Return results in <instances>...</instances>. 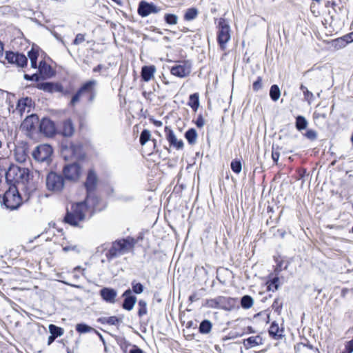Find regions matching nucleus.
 Instances as JSON below:
<instances>
[{"label":"nucleus","mask_w":353,"mask_h":353,"mask_svg":"<svg viewBox=\"0 0 353 353\" xmlns=\"http://www.w3.org/2000/svg\"><path fill=\"white\" fill-rule=\"evenodd\" d=\"M6 181L8 183L17 184L25 192L28 201L36 192L37 183L30 179L28 168L11 165L7 170Z\"/></svg>","instance_id":"f257e3e1"},{"label":"nucleus","mask_w":353,"mask_h":353,"mask_svg":"<svg viewBox=\"0 0 353 353\" xmlns=\"http://www.w3.org/2000/svg\"><path fill=\"white\" fill-rule=\"evenodd\" d=\"M97 205L92 206V201H88V198L83 201L76 203L72 205L71 211H67L64 221L72 226L81 227L79 223L85 220L88 210L90 208L96 209Z\"/></svg>","instance_id":"f03ea898"},{"label":"nucleus","mask_w":353,"mask_h":353,"mask_svg":"<svg viewBox=\"0 0 353 353\" xmlns=\"http://www.w3.org/2000/svg\"><path fill=\"white\" fill-rule=\"evenodd\" d=\"M97 85L98 81L95 79H90L82 83L76 93L72 96L70 103V105L72 106L75 105L82 97L86 98V101L88 103H93L98 93Z\"/></svg>","instance_id":"7ed1b4c3"},{"label":"nucleus","mask_w":353,"mask_h":353,"mask_svg":"<svg viewBox=\"0 0 353 353\" xmlns=\"http://www.w3.org/2000/svg\"><path fill=\"white\" fill-rule=\"evenodd\" d=\"M132 248L133 244L126 239L115 241L105 254L107 260L110 262L114 259L128 253Z\"/></svg>","instance_id":"20e7f679"},{"label":"nucleus","mask_w":353,"mask_h":353,"mask_svg":"<svg viewBox=\"0 0 353 353\" xmlns=\"http://www.w3.org/2000/svg\"><path fill=\"white\" fill-rule=\"evenodd\" d=\"M61 154L66 161L81 160L85 157L83 145L80 143H70L68 145H63Z\"/></svg>","instance_id":"39448f33"},{"label":"nucleus","mask_w":353,"mask_h":353,"mask_svg":"<svg viewBox=\"0 0 353 353\" xmlns=\"http://www.w3.org/2000/svg\"><path fill=\"white\" fill-rule=\"evenodd\" d=\"M98 182V177L97 174L93 170L88 171L86 181L85 182V187L87 191L88 201H92V206L97 205L99 201V199L94 194V191L96 189L97 184Z\"/></svg>","instance_id":"423d86ee"},{"label":"nucleus","mask_w":353,"mask_h":353,"mask_svg":"<svg viewBox=\"0 0 353 353\" xmlns=\"http://www.w3.org/2000/svg\"><path fill=\"white\" fill-rule=\"evenodd\" d=\"M53 150L50 145L41 144L35 148L32 152L33 159L39 163L49 165L52 161L51 157Z\"/></svg>","instance_id":"0eeeda50"},{"label":"nucleus","mask_w":353,"mask_h":353,"mask_svg":"<svg viewBox=\"0 0 353 353\" xmlns=\"http://www.w3.org/2000/svg\"><path fill=\"white\" fill-rule=\"evenodd\" d=\"M46 183L49 191L60 192L64 188L65 181L62 175L51 172L46 176Z\"/></svg>","instance_id":"6e6552de"},{"label":"nucleus","mask_w":353,"mask_h":353,"mask_svg":"<svg viewBox=\"0 0 353 353\" xmlns=\"http://www.w3.org/2000/svg\"><path fill=\"white\" fill-rule=\"evenodd\" d=\"M217 40L222 50H225L226 43L230 39V28L225 19L221 18L218 26Z\"/></svg>","instance_id":"1a4fd4ad"},{"label":"nucleus","mask_w":353,"mask_h":353,"mask_svg":"<svg viewBox=\"0 0 353 353\" xmlns=\"http://www.w3.org/2000/svg\"><path fill=\"white\" fill-rule=\"evenodd\" d=\"M21 197L17 190L6 192L3 198V203L11 210L17 209L21 203Z\"/></svg>","instance_id":"9d476101"},{"label":"nucleus","mask_w":353,"mask_h":353,"mask_svg":"<svg viewBox=\"0 0 353 353\" xmlns=\"http://www.w3.org/2000/svg\"><path fill=\"white\" fill-rule=\"evenodd\" d=\"M39 119L37 114H32L27 116L22 122L21 128L29 134H33L39 132Z\"/></svg>","instance_id":"9b49d317"},{"label":"nucleus","mask_w":353,"mask_h":353,"mask_svg":"<svg viewBox=\"0 0 353 353\" xmlns=\"http://www.w3.org/2000/svg\"><path fill=\"white\" fill-rule=\"evenodd\" d=\"M161 10V8L153 3H148L145 1H140L137 9L138 14L142 17H145L150 14L158 13Z\"/></svg>","instance_id":"f8f14e48"},{"label":"nucleus","mask_w":353,"mask_h":353,"mask_svg":"<svg viewBox=\"0 0 353 353\" xmlns=\"http://www.w3.org/2000/svg\"><path fill=\"white\" fill-rule=\"evenodd\" d=\"M63 173L66 179L70 181L77 180L81 174V167L77 163L65 165Z\"/></svg>","instance_id":"ddd939ff"},{"label":"nucleus","mask_w":353,"mask_h":353,"mask_svg":"<svg viewBox=\"0 0 353 353\" xmlns=\"http://www.w3.org/2000/svg\"><path fill=\"white\" fill-rule=\"evenodd\" d=\"M6 59L8 63L16 64L19 67L23 68L27 65L28 59L23 54L7 51Z\"/></svg>","instance_id":"4468645a"},{"label":"nucleus","mask_w":353,"mask_h":353,"mask_svg":"<svg viewBox=\"0 0 353 353\" xmlns=\"http://www.w3.org/2000/svg\"><path fill=\"white\" fill-rule=\"evenodd\" d=\"M39 132L47 137H52L56 133V127L52 121L43 118L39 123Z\"/></svg>","instance_id":"2eb2a0df"},{"label":"nucleus","mask_w":353,"mask_h":353,"mask_svg":"<svg viewBox=\"0 0 353 353\" xmlns=\"http://www.w3.org/2000/svg\"><path fill=\"white\" fill-rule=\"evenodd\" d=\"M34 105L32 99L30 97H25L19 99L17 105L14 112L19 114L21 117L25 112L28 113L30 112L32 107Z\"/></svg>","instance_id":"dca6fc26"},{"label":"nucleus","mask_w":353,"mask_h":353,"mask_svg":"<svg viewBox=\"0 0 353 353\" xmlns=\"http://www.w3.org/2000/svg\"><path fill=\"white\" fill-rule=\"evenodd\" d=\"M165 132L167 140L168 141L170 146L178 150L181 149L183 147V141L181 139L178 140L174 132L169 127L166 126L165 128Z\"/></svg>","instance_id":"f3484780"},{"label":"nucleus","mask_w":353,"mask_h":353,"mask_svg":"<svg viewBox=\"0 0 353 353\" xmlns=\"http://www.w3.org/2000/svg\"><path fill=\"white\" fill-rule=\"evenodd\" d=\"M100 295L107 303H114L117 292L114 289L103 288L100 290Z\"/></svg>","instance_id":"a211bd4d"},{"label":"nucleus","mask_w":353,"mask_h":353,"mask_svg":"<svg viewBox=\"0 0 353 353\" xmlns=\"http://www.w3.org/2000/svg\"><path fill=\"white\" fill-rule=\"evenodd\" d=\"M14 157L17 161L25 163L28 158V148L26 146H17L14 150Z\"/></svg>","instance_id":"6ab92c4d"},{"label":"nucleus","mask_w":353,"mask_h":353,"mask_svg":"<svg viewBox=\"0 0 353 353\" xmlns=\"http://www.w3.org/2000/svg\"><path fill=\"white\" fill-rule=\"evenodd\" d=\"M171 74L182 78L190 73V69L185 65L176 64L171 68Z\"/></svg>","instance_id":"aec40b11"},{"label":"nucleus","mask_w":353,"mask_h":353,"mask_svg":"<svg viewBox=\"0 0 353 353\" xmlns=\"http://www.w3.org/2000/svg\"><path fill=\"white\" fill-rule=\"evenodd\" d=\"M156 72V67L153 65H145L141 68V78L142 79L148 82L154 77V74Z\"/></svg>","instance_id":"412c9836"},{"label":"nucleus","mask_w":353,"mask_h":353,"mask_svg":"<svg viewBox=\"0 0 353 353\" xmlns=\"http://www.w3.org/2000/svg\"><path fill=\"white\" fill-rule=\"evenodd\" d=\"M262 344L263 340L260 336H250L243 341V345L246 349H250Z\"/></svg>","instance_id":"4be33fe9"},{"label":"nucleus","mask_w":353,"mask_h":353,"mask_svg":"<svg viewBox=\"0 0 353 353\" xmlns=\"http://www.w3.org/2000/svg\"><path fill=\"white\" fill-rule=\"evenodd\" d=\"M74 132V125L71 120L68 119L63 122L61 134L64 137H70Z\"/></svg>","instance_id":"5701e85b"},{"label":"nucleus","mask_w":353,"mask_h":353,"mask_svg":"<svg viewBox=\"0 0 353 353\" xmlns=\"http://www.w3.org/2000/svg\"><path fill=\"white\" fill-rule=\"evenodd\" d=\"M137 299L136 296H128L124 299L122 307L124 310L130 311L133 309Z\"/></svg>","instance_id":"b1692460"},{"label":"nucleus","mask_w":353,"mask_h":353,"mask_svg":"<svg viewBox=\"0 0 353 353\" xmlns=\"http://www.w3.org/2000/svg\"><path fill=\"white\" fill-rule=\"evenodd\" d=\"M234 301V299L225 297V296H218L217 297V303L218 308L229 310V305H230V302Z\"/></svg>","instance_id":"393cba45"},{"label":"nucleus","mask_w":353,"mask_h":353,"mask_svg":"<svg viewBox=\"0 0 353 353\" xmlns=\"http://www.w3.org/2000/svg\"><path fill=\"white\" fill-rule=\"evenodd\" d=\"M36 87L39 90L48 92H52L54 90H55L56 85L51 82H42L37 83Z\"/></svg>","instance_id":"a878e982"},{"label":"nucleus","mask_w":353,"mask_h":353,"mask_svg":"<svg viewBox=\"0 0 353 353\" xmlns=\"http://www.w3.org/2000/svg\"><path fill=\"white\" fill-rule=\"evenodd\" d=\"M185 137L190 144L196 142L197 132L195 129L190 128L185 134Z\"/></svg>","instance_id":"bb28decb"},{"label":"nucleus","mask_w":353,"mask_h":353,"mask_svg":"<svg viewBox=\"0 0 353 353\" xmlns=\"http://www.w3.org/2000/svg\"><path fill=\"white\" fill-rule=\"evenodd\" d=\"M281 332V331H280V330H279V325L277 323L273 322L270 327V330H269L270 335H271L272 336H273L274 338L279 339L282 336V334Z\"/></svg>","instance_id":"cd10ccee"},{"label":"nucleus","mask_w":353,"mask_h":353,"mask_svg":"<svg viewBox=\"0 0 353 353\" xmlns=\"http://www.w3.org/2000/svg\"><path fill=\"white\" fill-rule=\"evenodd\" d=\"M28 55L30 60L31 67L32 68H37V58L39 56L38 52L34 50L33 48H32L28 52Z\"/></svg>","instance_id":"c85d7f7f"},{"label":"nucleus","mask_w":353,"mask_h":353,"mask_svg":"<svg viewBox=\"0 0 353 353\" xmlns=\"http://www.w3.org/2000/svg\"><path fill=\"white\" fill-rule=\"evenodd\" d=\"M188 105L194 111H196L199 108V93H194L190 96Z\"/></svg>","instance_id":"c756f323"},{"label":"nucleus","mask_w":353,"mask_h":353,"mask_svg":"<svg viewBox=\"0 0 353 353\" xmlns=\"http://www.w3.org/2000/svg\"><path fill=\"white\" fill-rule=\"evenodd\" d=\"M254 303V299L249 295H245L241 298V305L244 309L250 308Z\"/></svg>","instance_id":"7c9ffc66"},{"label":"nucleus","mask_w":353,"mask_h":353,"mask_svg":"<svg viewBox=\"0 0 353 353\" xmlns=\"http://www.w3.org/2000/svg\"><path fill=\"white\" fill-rule=\"evenodd\" d=\"M49 332L51 335L57 338L58 336H62L63 334L64 330L60 327L50 324L49 325Z\"/></svg>","instance_id":"2f4dec72"},{"label":"nucleus","mask_w":353,"mask_h":353,"mask_svg":"<svg viewBox=\"0 0 353 353\" xmlns=\"http://www.w3.org/2000/svg\"><path fill=\"white\" fill-rule=\"evenodd\" d=\"M307 126V121L303 116H298L296 119V128L301 131L305 130Z\"/></svg>","instance_id":"473e14b6"},{"label":"nucleus","mask_w":353,"mask_h":353,"mask_svg":"<svg viewBox=\"0 0 353 353\" xmlns=\"http://www.w3.org/2000/svg\"><path fill=\"white\" fill-rule=\"evenodd\" d=\"M270 96L274 101L279 100L281 96V91L277 85H273L270 88Z\"/></svg>","instance_id":"72a5a7b5"},{"label":"nucleus","mask_w":353,"mask_h":353,"mask_svg":"<svg viewBox=\"0 0 353 353\" xmlns=\"http://www.w3.org/2000/svg\"><path fill=\"white\" fill-rule=\"evenodd\" d=\"M139 310L138 315L141 317L148 313L147 303L143 299H140L138 302Z\"/></svg>","instance_id":"f704fd0d"},{"label":"nucleus","mask_w":353,"mask_h":353,"mask_svg":"<svg viewBox=\"0 0 353 353\" xmlns=\"http://www.w3.org/2000/svg\"><path fill=\"white\" fill-rule=\"evenodd\" d=\"M150 132L145 129L143 130L140 135L139 142L141 145H144L150 139Z\"/></svg>","instance_id":"c9c22d12"},{"label":"nucleus","mask_w":353,"mask_h":353,"mask_svg":"<svg viewBox=\"0 0 353 353\" xmlns=\"http://www.w3.org/2000/svg\"><path fill=\"white\" fill-rule=\"evenodd\" d=\"M212 329V323L208 320H204L200 323V332L209 333Z\"/></svg>","instance_id":"e433bc0d"},{"label":"nucleus","mask_w":353,"mask_h":353,"mask_svg":"<svg viewBox=\"0 0 353 353\" xmlns=\"http://www.w3.org/2000/svg\"><path fill=\"white\" fill-rule=\"evenodd\" d=\"M76 330L80 334H85L94 330V329L85 323H78L76 325Z\"/></svg>","instance_id":"4c0bfd02"},{"label":"nucleus","mask_w":353,"mask_h":353,"mask_svg":"<svg viewBox=\"0 0 353 353\" xmlns=\"http://www.w3.org/2000/svg\"><path fill=\"white\" fill-rule=\"evenodd\" d=\"M132 291L137 294H139L143 292L144 287L140 283H137L135 281H133L131 283Z\"/></svg>","instance_id":"58836bf2"},{"label":"nucleus","mask_w":353,"mask_h":353,"mask_svg":"<svg viewBox=\"0 0 353 353\" xmlns=\"http://www.w3.org/2000/svg\"><path fill=\"white\" fill-rule=\"evenodd\" d=\"M197 15V10L195 8L188 9L184 16L185 20L190 21L196 18Z\"/></svg>","instance_id":"ea45409f"},{"label":"nucleus","mask_w":353,"mask_h":353,"mask_svg":"<svg viewBox=\"0 0 353 353\" xmlns=\"http://www.w3.org/2000/svg\"><path fill=\"white\" fill-rule=\"evenodd\" d=\"M102 323H106L110 325H115L119 323V319L117 316L104 317L101 319Z\"/></svg>","instance_id":"a19ab883"},{"label":"nucleus","mask_w":353,"mask_h":353,"mask_svg":"<svg viewBox=\"0 0 353 353\" xmlns=\"http://www.w3.org/2000/svg\"><path fill=\"white\" fill-rule=\"evenodd\" d=\"M231 169L233 172H234L236 174H239L241 172L242 169L241 163L240 161H232L231 162Z\"/></svg>","instance_id":"79ce46f5"},{"label":"nucleus","mask_w":353,"mask_h":353,"mask_svg":"<svg viewBox=\"0 0 353 353\" xmlns=\"http://www.w3.org/2000/svg\"><path fill=\"white\" fill-rule=\"evenodd\" d=\"M178 17L173 14H166L165 15V21L167 23L170 25L176 24Z\"/></svg>","instance_id":"37998d69"},{"label":"nucleus","mask_w":353,"mask_h":353,"mask_svg":"<svg viewBox=\"0 0 353 353\" xmlns=\"http://www.w3.org/2000/svg\"><path fill=\"white\" fill-rule=\"evenodd\" d=\"M280 157V148L279 146L272 145V159L274 162L277 163Z\"/></svg>","instance_id":"c03bdc74"},{"label":"nucleus","mask_w":353,"mask_h":353,"mask_svg":"<svg viewBox=\"0 0 353 353\" xmlns=\"http://www.w3.org/2000/svg\"><path fill=\"white\" fill-rule=\"evenodd\" d=\"M279 288V278H274L268 285V289L272 291H276Z\"/></svg>","instance_id":"a18cd8bd"},{"label":"nucleus","mask_w":353,"mask_h":353,"mask_svg":"<svg viewBox=\"0 0 353 353\" xmlns=\"http://www.w3.org/2000/svg\"><path fill=\"white\" fill-rule=\"evenodd\" d=\"M203 305H206L207 307L211 308H218L217 297L205 300Z\"/></svg>","instance_id":"49530a36"},{"label":"nucleus","mask_w":353,"mask_h":353,"mask_svg":"<svg viewBox=\"0 0 353 353\" xmlns=\"http://www.w3.org/2000/svg\"><path fill=\"white\" fill-rule=\"evenodd\" d=\"M7 170V165H4L3 163H0V183L2 181L3 178L6 179Z\"/></svg>","instance_id":"de8ad7c7"},{"label":"nucleus","mask_w":353,"mask_h":353,"mask_svg":"<svg viewBox=\"0 0 353 353\" xmlns=\"http://www.w3.org/2000/svg\"><path fill=\"white\" fill-rule=\"evenodd\" d=\"M305 136L310 140L314 141L317 137V133L314 130H307L306 133L305 134Z\"/></svg>","instance_id":"09e8293b"},{"label":"nucleus","mask_w":353,"mask_h":353,"mask_svg":"<svg viewBox=\"0 0 353 353\" xmlns=\"http://www.w3.org/2000/svg\"><path fill=\"white\" fill-rule=\"evenodd\" d=\"M85 41V36L83 34L79 33L76 35L72 43L75 46L79 45Z\"/></svg>","instance_id":"8fccbe9b"},{"label":"nucleus","mask_w":353,"mask_h":353,"mask_svg":"<svg viewBox=\"0 0 353 353\" xmlns=\"http://www.w3.org/2000/svg\"><path fill=\"white\" fill-rule=\"evenodd\" d=\"M262 88V78L259 77L256 81L253 83V90L258 91Z\"/></svg>","instance_id":"3c124183"},{"label":"nucleus","mask_w":353,"mask_h":353,"mask_svg":"<svg viewBox=\"0 0 353 353\" xmlns=\"http://www.w3.org/2000/svg\"><path fill=\"white\" fill-rule=\"evenodd\" d=\"M23 78L26 80L34 81H37V82H38L39 81V79H40V77L37 74H34L32 75H29L28 74H25L24 76H23Z\"/></svg>","instance_id":"603ef678"},{"label":"nucleus","mask_w":353,"mask_h":353,"mask_svg":"<svg viewBox=\"0 0 353 353\" xmlns=\"http://www.w3.org/2000/svg\"><path fill=\"white\" fill-rule=\"evenodd\" d=\"M305 99L310 104L311 101L314 98V94L312 92L309 91L307 89H305V93L303 94Z\"/></svg>","instance_id":"864d4df0"},{"label":"nucleus","mask_w":353,"mask_h":353,"mask_svg":"<svg viewBox=\"0 0 353 353\" xmlns=\"http://www.w3.org/2000/svg\"><path fill=\"white\" fill-rule=\"evenodd\" d=\"M282 303L280 302L279 299H276L272 304V308L276 311L279 312V310L281 309Z\"/></svg>","instance_id":"5fc2aeb1"},{"label":"nucleus","mask_w":353,"mask_h":353,"mask_svg":"<svg viewBox=\"0 0 353 353\" xmlns=\"http://www.w3.org/2000/svg\"><path fill=\"white\" fill-rule=\"evenodd\" d=\"M345 350L347 353L353 352V339L347 343Z\"/></svg>","instance_id":"6e6d98bb"},{"label":"nucleus","mask_w":353,"mask_h":353,"mask_svg":"<svg viewBox=\"0 0 353 353\" xmlns=\"http://www.w3.org/2000/svg\"><path fill=\"white\" fill-rule=\"evenodd\" d=\"M130 353H143V351L139 347L134 345L133 347L130 350Z\"/></svg>","instance_id":"4d7b16f0"},{"label":"nucleus","mask_w":353,"mask_h":353,"mask_svg":"<svg viewBox=\"0 0 353 353\" xmlns=\"http://www.w3.org/2000/svg\"><path fill=\"white\" fill-rule=\"evenodd\" d=\"M320 118L325 119L326 114L325 113H319V112H314V119H319Z\"/></svg>","instance_id":"13d9d810"},{"label":"nucleus","mask_w":353,"mask_h":353,"mask_svg":"<svg viewBox=\"0 0 353 353\" xmlns=\"http://www.w3.org/2000/svg\"><path fill=\"white\" fill-rule=\"evenodd\" d=\"M105 66L102 64H99L96 67H94L92 70L93 72H99L101 70H102Z\"/></svg>","instance_id":"bf43d9fd"},{"label":"nucleus","mask_w":353,"mask_h":353,"mask_svg":"<svg viewBox=\"0 0 353 353\" xmlns=\"http://www.w3.org/2000/svg\"><path fill=\"white\" fill-rule=\"evenodd\" d=\"M132 291L131 290L128 289L127 290H125L123 294V296L124 297V299L125 297H128V296H134V295H132Z\"/></svg>","instance_id":"052dcab7"},{"label":"nucleus","mask_w":353,"mask_h":353,"mask_svg":"<svg viewBox=\"0 0 353 353\" xmlns=\"http://www.w3.org/2000/svg\"><path fill=\"white\" fill-rule=\"evenodd\" d=\"M304 346H305V343H298L294 346V350L296 352H299L301 350V347H304Z\"/></svg>","instance_id":"680f3d73"},{"label":"nucleus","mask_w":353,"mask_h":353,"mask_svg":"<svg viewBox=\"0 0 353 353\" xmlns=\"http://www.w3.org/2000/svg\"><path fill=\"white\" fill-rule=\"evenodd\" d=\"M77 249V246H65L63 248L65 252H68L70 250H75Z\"/></svg>","instance_id":"e2e57ef3"},{"label":"nucleus","mask_w":353,"mask_h":353,"mask_svg":"<svg viewBox=\"0 0 353 353\" xmlns=\"http://www.w3.org/2000/svg\"><path fill=\"white\" fill-rule=\"evenodd\" d=\"M55 339H56V337H54L50 334V336L48 337V345H51L54 342Z\"/></svg>","instance_id":"0e129e2a"},{"label":"nucleus","mask_w":353,"mask_h":353,"mask_svg":"<svg viewBox=\"0 0 353 353\" xmlns=\"http://www.w3.org/2000/svg\"><path fill=\"white\" fill-rule=\"evenodd\" d=\"M190 300L191 301H197L198 300L197 295L196 294L191 295L190 296Z\"/></svg>","instance_id":"69168bd1"},{"label":"nucleus","mask_w":353,"mask_h":353,"mask_svg":"<svg viewBox=\"0 0 353 353\" xmlns=\"http://www.w3.org/2000/svg\"><path fill=\"white\" fill-rule=\"evenodd\" d=\"M95 332H96L97 333V334L99 335V338H100L101 341L103 342V343L105 345V340H104V339H103V336H102L99 332H98L97 331H96V330H95Z\"/></svg>","instance_id":"338daca9"},{"label":"nucleus","mask_w":353,"mask_h":353,"mask_svg":"<svg viewBox=\"0 0 353 353\" xmlns=\"http://www.w3.org/2000/svg\"><path fill=\"white\" fill-rule=\"evenodd\" d=\"M54 37L58 39L59 40L63 45H65V42L60 37L58 36V34L56 33L54 34Z\"/></svg>","instance_id":"774afa93"}]
</instances>
